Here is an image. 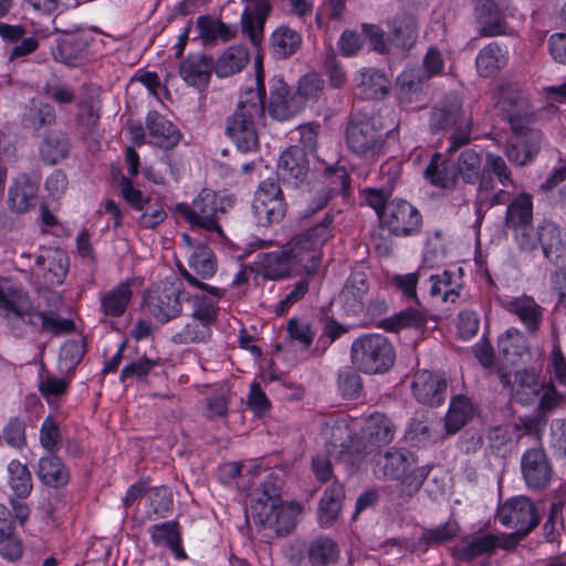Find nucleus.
<instances>
[{
	"label": "nucleus",
	"instance_id": "obj_62",
	"mask_svg": "<svg viewBox=\"0 0 566 566\" xmlns=\"http://www.w3.org/2000/svg\"><path fill=\"white\" fill-rule=\"evenodd\" d=\"M324 90V81L316 73H308L298 81L295 96H300L304 101V105L308 99H317Z\"/></svg>",
	"mask_w": 566,
	"mask_h": 566
},
{
	"label": "nucleus",
	"instance_id": "obj_6",
	"mask_svg": "<svg viewBox=\"0 0 566 566\" xmlns=\"http://www.w3.org/2000/svg\"><path fill=\"white\" fill-rule=\"evenodd\" d=\"M350 358L354 366L365 374H382L394 365L395 349L385 336L367 334L353 342Z\"/></svg>",
	"mask_w": 566,
	"mask_h": 566
},
{
	"label": "nucleus",
	"instance_id": "obj_37",
	"mask_svg": "<svg viewBox=\"0 0 566 566\" xmlns=\"http://www.w3.org/2000/svg\"><path fill=\"white\" fill-rule=\"evenodd\" d=\"M474 407L470 398L458 395L451 399L448 413L444 418V427L448 434L460 431L473 417Z\"/></svg>",
	"mask_w": 566,
	"mask_h": 566
},
{
	"label": "nucleus",
	"instance_id": "obj_52",
	"mask_svg": "<svg viewBox=\"0 0 566 566\" xmlns=\"http://www.w3.org/2000/svg\"><path fill=\"white\" fill-rule=\"evenodd\" d=\"M427 324L426 314L417 308H407L391 317L382 321V327L392 333H397L403 328H422Z\"/></svg>",
	"mask_w": 566,
	"mask_h": 566
},
{
	"label": "nucleus",
	"instance_id": "obj_38",
	"mask_svg": "<svg viewBox=\"0 0 566 566\" xmlns=\"http://www.w3.org/2000/svg\"><path fill=\"white\" fill-rule=\"evenodd\" d=\"M424 178L432 186L443 189L453 188L458 181L454 167H451L440 153L432 155L424 170Z\"/></svg>",
	"mask_w": 566,
	"mask_h": 566
},
{
	"label": "nucleus",
	"instance_id": "obj_28",
	"mask_svg": "<svg viewBox=\"0 0 566 566\" xmlns=\"http://www.w3.org/2000/svg\"><path fill=\"white\" fill-rule=\"evenodd\" d=\"M29 308V295L21 290L0 285V315L13 328L21 326V315Z\"/></svg>",
	"mask_w": 566,
	"mask_h": 566
},
{
	"label": "nucleus",
	"instance_id": "obj_56",
	"mask_svg": "<svg viewBox=\"0 0 566 566\" xmlns=\"http://www.w3.org/2000/svg\"><path fill=\"white\" fill-rule=\"evenodd\" d=\"M211 336V325L190 316V321L174 336L176 344L205 342Z\"/></svg>",
	"mask_w": 566,
	"mask_h": 566
},
{
	"label": "nucleus",
	"instance_id": "obj_16",
	"mask_svg": "<svg viewBox=\"0 0 566 566\" xmlns=\"http://www.w3.org/2000/svg\"><path fill=\"white\" fill-rule=\"evenodd\" d=\"M497 378L502 386L510 389L513 397L522 405H530L542 392L543 384L539 382L535 373L522 369L514 373V380L511 375L499 368Z\"/></svg>",
	"mask_w": 566,
	"mask_h": 566
},
{
	"label": "nucleus",
	"instance_id": "obj_44",
	"mask_svg": "<svg viewBox=\"0 0 566 566\" xmlns=\"http://www.w3.org/2000/svg\"><path fill=\"white\" fill-rule=\"evenodd\" d=\"M439 436L427 416L413 417L405 431V440L411 446H427L437 442Z\"/></svg>",
	"mask_w": 566,
	"mask_h": 566
},
{
	"label": "nucleus",
	"instance_id": "obj_14",
	"mask_svg": "<svg viewBox=\"0 0 566 566\" xmlns=\"http://www.w3.org/2000/svg\"><path fill=\"white\" fill-rule=\"evenodd\" d=\"M304 109V101L291 92L282 77L270 81L269 113L277 120H286Z\"/></svg>",
	"mask_w": 566,
	"mask_h": 566
},
{
	"label": "nucleus",
	"instance_id": "obj_50",
	"mask_svg": "<svg viewBox=\"0 0 566 566\" xmlns=\"http://www.w3.org/2000/svg\"><path fill=\"white\" fill-rule=\"evenodd\" d=\"M339 549L329 537L319 536L313 539L307 549V556L313 566H326L337 560Z\"/></svg>",
	"mask_w": 566,
	"mask_h": 566
},
{
	"label": "nucleus",
	"instance_id": "obj_20",
	"mask_svg": "<svg viewBox=\"0 0 566 566\" xmlns=\"http://www.w3.org/2000/svg\"><path fill=\"white\" fill-rule=\"evenodd\" d=\"M478 32L481 36H496L507 33L506 19L494 0H479L474 9Z\"/></svg>",
	"mask_w": 566,
	"mask_h": 566
},
{
	"label": "nucleus",
	"instance_id": "obj_51",
	"mask_svg": "<svg viewBox=\"0 0 566 566\" xmlns=\"http://www.w3.org/2000/svg\"><path fill=\"white\" fill-rule=\"evenodd\" d=\"M465 117L462 115L460 103L454 99L450 104L441 103L437 105L430 118L431 129L434 132L454 127Z\"/></svg>",
	"mask_w": 566,
	"mask_h": 566
},
{
	"label": "nucleus",
	"instance_id": "obj_23",
	"mask_svg": "<svg viewBox=\"0 0 566 566\" xmlns=\"http://www.w3.org/2000/svg\"><path fill=\"white\" fill-rule=\"evenodd\" d=\"M39 186L28 175L18 176L9 188L10 208L18 213L28 212L38 205Z\"/></svg>",
	"mask_w": 566,
	"mask_h": 566
},
{
	"label": "nucleus",
	"instance_id": "obj_35",
	"mask_svg": "<svg viewBox=\"0 0 566 566\" xmlns=\"http://www.w3.org/2000/svg\"><path fill=\"white\" fill-rule=\"evenodd\" d=\"M132 297L130 284L122 282L101 295V311L105 316L119 317L126 312Z\"/></svg>",
	"mask_w": 566,
	"mask_h": 566
},
{
	"label": "nucleus",
	"instance_id": "obj_41",
	"mask_svg": "<svg viewBox=\"0 0 566 566\" xmlns=\"http://www.w3.org/2000/svg\"><path fill=\"white\" fill-rule=\"evenodd\" d=\"M249 62V52L242 45L228 48L214 63V72L219 77H228L241 72Z\"/></svg>",
	"mask_w": 566,
	"mask_h": 566
},
{
	"label": "nucleus",
	"instance_id": "obj_61",
	"mask_svg": "<svg viewBox=\"0 0 566 566\" xmlns=\"http://www.w3.org/2000/svg\"><path fill=\"white\" fill-rule=\"evenodd\" d=\"M459 525L455 521H448L446 524L424 530L421 535V542L428 545H439L451 541L457 536Z\"/></svg>",
	"mask_w": 566,
	"mask_h": 566
},
{
	"label": "nucleus",
	"instance_id": "obj_17",
	"mask_svg": "<svg viewBox=\"0 0 566 566\" xmlns=\"http://www.w3.org/2000/svg\"><path fill=\"white\" fill-rule=\"evenodd\" d=\"M521 470L528 488L545 489L552 480V467L542 448H531L521 460Z\"/></svg>",
	"mask_w": 566,
	"mask_h": 566
},
{
	"label": "nucleus",
	"instance_id": "obj_53",
	"mask_svg": "<svg viewBox=\"0 0 566 566\" xmlns=\"http://www.w3.org/2000/svg\"><path fill=\"white\" fill-rule=\"evenodd\" d=\"M46 261L49 262L46 273L44 274L46 282L50 285L62 284L69 271L67 256L60 251H53L46 258L43 255L35 258V264L40 268L44 266Z\"/></svg>",
	"mask_w": 566,
	"mask_h": 566
},
{
	"label": "nucleus",
	"instance_id": "obj_55",
	"mask_svg": "<svg viewBox=\"0 0 566 566\" xmlns=\"http://www.w3.org/2000/svg\"><path fill=\"white\" fill-rule=\"evenodd\" d=\"M9 485L18 497H25L32 490V476L27 464L12 460L8 464Z\"/></svg>",
	"mask_w": 566,
	"mask_h": 566
},
{
	"label": "nucleus",
	"instance_id": "obj_10",
	"mask_svg": "<svg viewBox=\"0 0 566 566\" xmlns=\"http://www.w3.org/2000/svg\"><path fill=\"white\" fill-rule=\"evenodd\" d=\"M346 142L355 154L370 157L379 154L384 144L374 122L361 115H355L348 124Z\"/></svg>",
	"mask_w": 566,
	"mask_h": 566
},
{
	"label": "nucleus",
	"instance_id": "obj_57",
	"mask_svg": "<svg viewBox=\"0 0 566 566\" xmlns=\"http://www.w3.org/2000/svg\"><path fill=\"white\" fill-rule=\"evenodd\" d=\"M40 444L50 453H55L62 444V436L53 417H46L40 428Z\"/></svg>",
	"mask_w": 566,
	"mask_h": 566
},
{
	"label": "nucleus",
	"instance_id": "obj_33",
	"mask_svg": "<svg viewBox=\"0 0 566 566\" xmlns=\"http://www.w3.org/2000/svg\"><path fill=\"white\" fill-rule=\"evenodd\" d=\"M507 51L499 43L491 42L482 48L476 55V72L483 77L493 76L507 64Z\"/></svg>",
	"mask_w": 566,
	"mask_h": 566
},
{
	"label": "nucleus",
	"instance_id": "obj_60",
	"mask_svg": "<svg viewBox=\"0 0 566 566\" xmlns=\"http://www.w3.org/2000/svg\"><path fill=\"white\" fill-rule=\"evenodd\" d=\"M483 171L490 176L494 175L504 187L513 184L511 169L497 154L486 153Z\"/></svg>",
	"mask_w": 566,
	"mask_h": 566
},
{
	"label": "nucleus",
	"instance_id": "obj_36",
	"mask_svg": "<svg viewBox=\"0 0 566 566\" xmlns=\"http://www.w3.org/2000/svg\"><path fill=\"white\" fill-rule=\"evenodd\" d=\"M70 151V140L62 130L48 133L39 148L40 158L48 165H56L65 159Z\"/></svg>",
	"mask_w": 566,
	"mask_h": 566
},
{
	"label": "nucleus",
	"instance_id": "obj_25",
	"mask_svg": "<svg viewBox=\"0 0 566 566\" xmlns=\"http://www.w3.org/2000/svg\"><path fill=\"white\" fill-rule=\"evenodd\" d=\"M214 66L211 56L195 54L181 62L179 73L186 83L201 88L208 85Z\"/></svg>",
	"mask_w": 566,
	"mask_h": 566
},
{
	"label": "nucleus",
	"instance_id": "obj_19",
	"mask_svg": "<svg viewBox=\"0 0 566 566\" xmlns=\"http://www.w3.org/2000/svg\"><path fill=\"white\" fill-rule=\"evenodd\" d=\"M387 28V40L396 49L407 52L416 45L419 36V22L415 15L397 14L388 21Z\"/></svg>",
	"mask_w": 566,
	"mask_h": 566
},
{
	"label": "nucleus",
	"instance_id": "obj_64",
	"mask_svg": "<svg viewBox=\"0 0 566 566\" xmlns=\"http://www.w3.org/2000/svg\"><path fill=\"white\" fill-rule=\"evenodd\" d=\"M25 422L20 418H11L3 428L4 441L12 448L22 449L27 444Z\"/></svg>",
	"mask_w": 566,
	"mask_h": 566
},
{
	"label": "nucleus",
	"instance_id": "obj_40",
	"mask_svg": "<svg viewBox=\"0 0 566 566\" xmlns=\"http://www.w3.org/2000/svg\"><path fill=\"white\" fill-rule=\"evenodd\" d=\"M533 199L527 192L517 195L507 206L505 223L507 228H524L532 226Z\"/></svg>",
	"mask_w": 566,
	"mask_h": 566
},
{
	"label": "nucleus",
	"instance_id": "obj_63",
	"mask_svg": "<svg viewBox=\"0 0 566 566\" xmlns=\"http://www.w3.org/2000/svg\"><path fill=\"white\" fill-rule=\"evenodd\" d=\"M452 273L444 271L441 275H431L432 282L430 294L432 296L442 295L444 302H454L459 297L455 286H452Z\"/></svg>",
	"mask_w": 566,
	"mask_h": 566
},
{
	"label": "nucleus",
	"instance_id": "obj_2",
	"mask_svg": "<svg viewBox=\"0 0 566 566\" xmlns=\"http://www.w3.org/2000/svg\"><path fill=\"white\" fill-rule=\"evenodd\" d=\"M281 489V479L271 474L256 490L258 496L251 504L253 523L269 537L290 534L302 513L297 502H282Z\"/></svg>",
	"mask_w": 566,
	"mask_h": 566
},
{
	"label": "nucleus",
	"instance_id": "obj_34",
	"mask_svg": "<svg viewBox=\"0 0 566 566\" xmlns=\"http://www.w3.org/2000/svg\"><path fill=\"white\" fill-rule=\"evenodd\" d=\"M429 80L418 67L406 69L397 77V94L400 103L410 104L419 101L424 85Z\"/></svg>",
	"mask_w": 566,
	"mask_h": 566
},
{
	"label": "nucleus",
	"instance_id": "obj_49",
	"mask_svg": "<svg viewBox=\"0 0 566 566\" xmlns=\"http://www.w3.org/2000/svg\"><path fill=\"white\" fill-rule=\"evenodd\" d=\"M188 264L198 280L211 277L217 268L213 252L203 243H198L188 254Z\"/></svg>",
	"mask_w": 566,
	"mask_h": 566
},
{
	"label": "nucleus",
	"instance_id": "obj_43",
	"mask_svg": "<svg viewBox=\"0 0 566 566\" xmlns=\"http://www.w3.org/2000/svg\"><path fill=\"white\" fill-rule=\"evenodd\" d=\"M260 273L269 280H279L298 272L293 266L291 259L284 253V248L264 255L260 263Z\"/></svg>",
	"mask_w": 566,
	"mask_h": 566
},
{
	"label": "nucleus",
	"instance_id": "obj_9",
	"mask_svg": "<svg viewBox=\"0 0 566 566\" xmlns=\"http://www.w3.org/2000/svg\"><path fill=\"white\" fill-rule=\"evenodd\" d=\"M253 213L262 226L279 223L285 216L286 203L280 185L274 179L263 180L252 202Z\"/></svg>",
	"mask_w": 566,
	"mask_h": 566
},
{
	"label": "nucleus",
	"instance_id": "obj_47",
	"mask_svg": "<svg viewBox=\"0 0 566 566\" xmlns=\"http://www.w3.org/2000/svg\"><path fill=\"white\" fill-rule=\"evenodd\" d=\"M301 44V35L289 27L277 28L271 36V48L277 59H286L295 54Z\"/></svg>",
	"mask_w": 566,
	"mask_h": 566
},
{
	"label": "nucleus",
	"instance_id": "obj_42",
	"mask_svg": "<svg viewBox=\"0 0 566 566\" xmlns=\"http://www.w3.org/2000/svg\"><path fill=\"white\" fill-rule=\"evenodd\" d=\"M54 107L49 103L32 98L23 113V125L33 130H40L55 123Z\"/></svg>",
	"mask_w": 566,
	"mask_h": 566
},
{
	"label": "nucleus",
	"instance_id": "obj_7",
	"mask_svg": "<svg viewBox=\"0 0 566 566\" xmlns=\"http://www.w3.org/2000/svg\"><path fill=\"white\" fill-rule=\"evenodd\" d=\"M232 201L228 197H220L214 191L203 189L193 199L191 205L179 203L177 211L191 224L192 228H201L223 237L219 224V216L231 207Z\"/></svg>",
	"mask_w": 566,
	"mask_h": 566
},
{
	"label": "nucleus",
	"instance_id": "obj_15",
	"mask_svg": "<svg viewBox=\"0 0 566 566\" xmlns=\"http://www.w3.org/2000/svg\"><path fill=\"white\" fill-rule=\"evenodd\" d=\"M457 178L460 177L464 184L474 185L479 181V191L494 189V179L484 174V161L479 151L472 148L462 150L454 164Z\"/></svg>",
	"mask_w": 566,
	"mask_h": 566
},
{
	"label": "nucleus",
	"instance_id": "obj_48",
	"mask_svg": "<svg viewBox=\"0 0 566 566\" xmlns=\"http://www.w3.org/2000/svg\"><path fill=\"white\" fill-rule=\"evenodd\" d=\"M499 353L509 361L514 364L527 352V340L524 334L516 329L510 328L499 337Z\"/></svg>",
	"mask_w": 566,
	"mask_h": 566
},
{
	"label": "nucleus",
	"instance_id": "obj_54",
	"mask_svg": "<svg viewBox=\"0 0 566 566\" xmlns=\"http://www.w3.org/2000/svg\"><path fill=\"white\" fill-rule=\"evenodd\" d=\"M197 25L200 36L205 42H211L218 39L227 42L235 36V28L220 20L212 19L211 17H199Z\"/></svg>",
	"mask_w": 566,
	"mask_h": 566
},
{
	"label": "nucleus",
	"instance_id": "obj_31",
	"mask_svg": "<svg viewBox=\"0 0 566 566\" xmlns=\"http://www.w3.org/2000/svg\"><path fill=\"white\" fill-rule=\"evenodd\" d=\"M21 315V324L28 323L31 326L41 327L42 332L62 334L73 331L74 323L62 318L53 313L38 311L29 298V308Z\"/></svg>",
	"mask_w": 566,
	"mask_h": 566
},
{
	"label": "nucleus",
	"instance_id": "obj_11",
	"mask_svg": "<svg viewBox=\"0 0 566 566\" xmlns=\"http://www.w3.org/2000/svg\"><path fill=\"white\" fill-rule=\"evenodd\" d=\"M380 222L395 235H411L419 232L422 217L417 208L405 200H392L388 202Z\"/></svg>",
	"mask_w": 566,
	"mask_h": 566
},
{
	"label": "nucleus",
	"instance_id": "obj_59",
	"mask_svg": "<svg viewBox=\"0 0 566 566\" xmlns=\"http://www.w3.org/2000/svg\"><path fill=\"white\" fill-rule=\"evenodd\" d=\"M324 73L328 77L331 86L335 88H339L346 83V72L332 46L326 49Z\"/></svg>",
	"mask_w": 566,
	"mask_h": 566
},
{
	"label": "nucleus",
	"instance_id": "obj_5",
	"mask_svg": "<svg viewBox=\"0 0 566 566\" xmlns=\"http://www.w3.org/2000/svg\"><path fill=\"white\" fill-rule=\"evenodd\" d=\"M385 476L397 480L401 485V494L411 496L419 491L430 473V467L417 465V459L410 451L391 448L378 461Z\"/></svg>",
	"mask_w": 566,
	"mask_h": 566
},
{
	"label": "nucleus",
	"instance_id": "obj_46",
	"mask_svg": "<svg viewBox=\"0 0 566 566\" xmlns=\"http://www.w3.org/2000/svg\"><path fill=\"white\" fill-rule=\"evenodd\" d=\"M38 474L43 483L54 488L65 485L70 478L67 469L54 453L40 459Z\"/></svg>",
	"mask_w": 566,
	"mask_h": 566
},
{
	"label": "nucleus",
	"instance_id": "obj_30",
	"mask_svg": "<svg viewBox=\"0 0 566 566\" xmlns=\"http://www.w3.org/2000/svg\"><path fill=\"white\" fill-rule=\"evenodd\" d=\"M537 241L544 255L551 261H557L566 253V233L553 221L544 220L539 224Z\"/></svg>",
	"mask_w": 566,
	"mask_h": 566
},
{
	"label": "nucleus",
	"instance_id": "obj_22",
	"mask_svg": "<svg viewBox=\"0 0 566 566\" xmlns=\"http://www.w3.org/2000/svg\"><path fill=\"white\" fill-rule=\"evenodd\" d=\"M496 548L513 549L515 548L514 537H506L505 534H484L472 538L459 552V558L464 562H471L482 555H490Z\"/></svg>",
	"mask_w": 566,
	"mask_h": 566
},
{
	"label": "nucleus",
	"instance_id": "obj_24",
	"mask_svg": "<svg viewBox=\"0 0 566 566\" xmlns=\"http://www.w3.org/2000/svg\"><path fill=\"white\" fill-rule=\"evenodd\" d=\"M397 426L392 419L381 412L371 413L365 422L364 439L370 447L380 448L392 442Z\"/></svg>",
	"mask_w": 566,
	"mask_h": 566
},
{
	"label": "nucleus",
	"instance_id": "obj_12",
	"mask_svg": "<svg viewBox=\"0 0 566 566\" xmlns=\"http://www.w3.org/2000/svg\"><path fill=\"white\" fill-rule=\"evenodd\" d=\"M180 273L190 285L209 293V295L202 293L188 295L186 296V301L191 304V317L212 325L218 315L217 303L213 298H221L224 294L223 291L219 287L209 286L208 284L200 282L193 273L182 266H180Z\"/></svg>",
	"mask_w": 566,
	"mask_h": 566
},
{
	"label": "nucleus",
	"instance_id": "obj_3",
	"mask_svg": "<svg viewBox=\"0 0 566 566\" xmlns=\"http://www.w3.org/2000/svg\"><path fill=\"white\" fill-rule=\"evenodd\" d=\"M264 97L263 86L245 90L234 113L227 120V135L242 153H250L259 147L255 122L263 115Z\"/></svg>",
	"mask_w": 566,
	"mask_h": 566
},
{
	"label": "nucleus",
	"instance_id": "obj_18",
	"mask_svg": "<svg viewBox=\"0 0 566 566\" xmlns=\"http://www.w3.org/2000/svg\"><path fill=\"white\" fill-rule=\"evenodd\" d=\"M412 394L418 402L427 406H440L446 399L447 381L436 373L418 371L411 385Z\"/></svg>",
	"mask_w": 566,
	"mask_h": 566
},
{
	"label": "nucleus",
	"instance_id": "obj_8",
	"mask_svg": "<svg viewBox=\"0 0 566 566\" xmlns=\"http://www.w3.org/2000/svg\"><path fill=\"white\" fill-rule=\"evenodd\" d=\"M499 522L514 532L505 534L506 537H514L515 547L528 535L539 522L534 503L526 496H514L506 500L497 510Z\"/></svg>",
	"mask_w": 566,
	"mask_h": 566
},
{
	"label": "nucleus",
	"instance_id": "obj_26",
	"mask_svg": "<svg viewBox=\"0 0 566 566\" xmlns=\"http://www.w3.org/2000/svg\"><path fill=\"white\" fill-rule=\"evenodd\" d=\"M151 541L157 547H166L177 559H186L187 554L181 546V532L178 522L168 521L148 528Z\"/></svg>",
	"mask_w": 566,
	"mask_h": 566
},
{
	"label": "nucleus",
	"instance_id": "obj_4",
	"mask_svg": "<svg viewBox=\"0 0 566 566\" xmlns=\"http://www.w3.org/2000/svg\"><path fill=\"white\" fill-rule=\"evenodd\" d=\"M334 214L327 212L323 220L306 232L293 237L283 245L284 253L291 259L298 273L306 275L314 273L318 266V249L332 238L331 226Z\"/></svg>",
	"mask_w": 566,
	"mask_h": 566
},
{
	"label": "nucleus",
	"instance_id": "obj_13",
	"mask_svg": "<svg viewBox=\"0 0 566 566\" xmlns=\"http://www.w3.org/2000/svg\"><path fill=\"white\" fill-rule=\"evenodd\" d=\"M181 294L180 284L165 283L148 295L146 301L148 311L156 319L166 323L180 314Z\"/></svg>",
	"mask_w": 566,
	"mask_h": 566
},
{
	"label": "nucleus",
	"instance_id": "obj_21",
	"mask_svg": "<svg viewBox=\"0 0 566 566\" xmlns=\"http://www.w3.org/2000/svg\"><path fill=\"white\" fill-rule=\"evenodd\" d=\"M504 308L515 315L530 334H535L542 324L544 308L527 295L512 297L504 302Z\"/></svg>",
	"mask_w": 566,
	"mask_h": 566
},
{
	"label": "nucleus",
	"instance_id": "obj_39",
	"mask_svg": "<svg viewBox=\"0 0 566 566\" xmlns=\"http://www.w3.org/2000/svg\"><path fill=\"white\" fill-rule=\"evenodd\" d=\"M355 81L365 98H382L388 93L389 81L376 69H361Z\"/></svg>",
	"mask_w": 566,
	"mask_h": 566
},
{
	"label": "nucleus",
	"instance_id": "obj_29",
	"mask_svg": "<svg viewBox=\"0 0 566 566\" xmlns=\"http://www.w3.org/2000/svg\"><path fill=\"white\" fill-rule=\"evenodd\" d=\"M310 165L305 150L301 146H291L282 153L277 163V174L283 178L304 181Z\"/></svg>",
	"mask_w": 566,
	"mask_h": 566
},
{
	"label": "nucleus",
	"instance_id": "obj_27",
	"mask_svg": "<svg viewBox=\"0 0 566 566\" xmlns=\"http://www.w3.org/2000/svg\"><path fill=\"white\" fill-rule=\"evenodd\" d=\"M367 277L364 273L352 274L340 293V302L349 315H358L364 311L368 293Z\"/></svg>",
	"mask_w": 566,
	"mask_h": 566
},
{
	"label": "nucleus",
	"instance_id": "obj_1",
	"mask_svg": "<svg viewBox=\"0 0 566 566\" xmlns=\"http://www.w3.org/2000/svg\"><path fill=\"white\" fill-rule=\"evenodd\" d=\"M493 99L510 123L511 130L520 135L527 134L530 139L526 155L523 157L518 155L517 142L509 148V161L516 166H526L537 156L542 144V134L531 126L535 119L534 107L528 96L513 84L500 85L493 94Z\"/></svg>",
	"mask_w": 566,
	"mask_h": 566
},
{
	"label": "nucleus",
	"instance_id": "obj_58",
	"mask_svg": "<svg viewBox=\"0 0 566 566\" xmlns=\"http://www.w3.org/2000/svg\"><path fill=\"white\" fill-rule=\"evenodd\" d=\"M83 50L84 43L82 40L65 39L59 43L56 51L54 52V56L56 60L74 66L81 62Z\"/></svg>",
	"mask_w": 566,
	"mask_h": 566
},
{
	"label": "nucleus",
	"instance_id": "obj_45",
	"mask_svg": "<svg viewBox=\"0 0 566 566\" xmlns=\"http://www.w3.org/2000/svg\"><path fill=\"white\" fill-rule=\"evenodd\" d=\"M344 489L339 483H333L324 492L319 502L318 518L322 526L326 527L337 518L342 509Z\"/></svg>",
	"mask_w": 566,
	"mask_h": 566
},
{
	"label": "nucleus",
	"instance_id": "obj_32",
	"mask_svg": "<svg viewBox=\"0 0 566 566\" xmlns=\"http://www.w3.org/2000/svg\"><path fill=\"white\" fill-rule=\"evenodd\" d=\"M146 125L151 138L150 143L161 148H171L180 139L177 127L157 112H150L146 118Z\"/></svg>",
	"mask_w": 566,
	"mask_h": 566
}]
</instances>
